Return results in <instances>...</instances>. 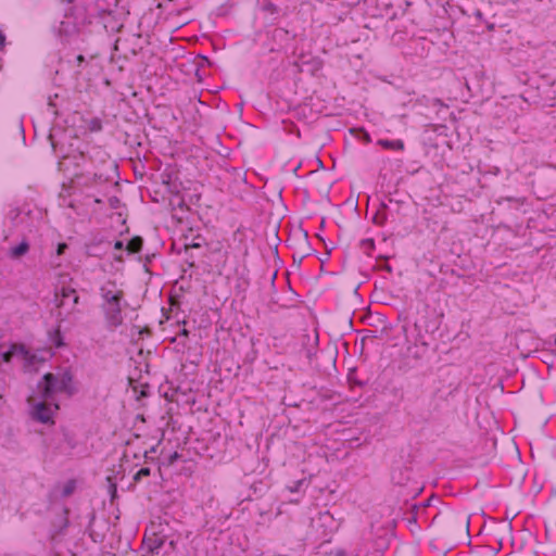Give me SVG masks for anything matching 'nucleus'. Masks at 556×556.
<instances>
[{
	"label": "nucleus",
	"mask_w": 556,
	"mask_h": 556,
	"mask_svg": "<svg viewBox=\"0 0 556 556\" xmlns=\"http://www.w3.org/2000/svg\"><path fill=\"white\" fill-rule=\"evenodd\" d=\"M50 342L55 346V348H61L64 345V342H63V337L61 334V331L60 329H55L52 333H50Z\"/></svg>",
	"instance_id": "1a4fd4ad"
},
{
	"label": "nucleus",
	"mask_w": 556,
	"mask_h": 556,
	"mask_svg": "<svg viewBox=\"0 0 556 556\" xmlns=\"http://www.w3.org/2000/svg\"><path fill=\"white\" fill-rule=\"evenodd\" d=\"M365 140H366L367 142H369V141H370V137H369V135H368V134H366V136H365Z\"/></svg>",
	"instance_id": "dca6fc26"
},
{
	"label": "nucleus",
	"mask_w": 556,
	"mask_h": 556,
	"mask_svg": "<svg viewBox=\"0 0 556 556\" xmlns=\"http://www.w3.org/2000/svg\"><path fill=\"white\" fill-rule=\"evenodd\" d=\"M142 245H143V240L141 237L139 236H136L134 237L127 244L126 247V250L128 251V253H138L141 251L142 249Z\"/></svg>",
	"instance_id": "423d86ee"
},
{
	"label": "nucleus",
	"mask_w": 556,
	"mask_h": 556,
	"mask_svg": "<svg viewBox=\"0 0 556 556\" xmlns=\"http://www.w3.org/2000/svg\"><path fill=\"white\" fill-rule=\"evenodd\" d=\"M56 298H58V301H59V306H61V307L66 305V301L68 299H72L73 308L79 302V296H78L76 290L71 288V287H63L61 289L60 293L56 294Z\"/></svg>",
	"instance_id": "20e7f679"
},
{
	"label": "nucleus",
	"mask_w": 556,
	"mask_h": 556,
	"mask_svg": "<svg viewBox=\"0 0 556 556\" xmlns=\"http://www.w3.org/2000/svg\"><path fill=\"white\" fill-rule=\"evenodd\" d=\"M59 409V405L54 404L53 408L46 402L38 403L34 406V416L43 424L53 422V413Z\"/></svg>",
	"instance_id": "7ed1b4c3"
},
{
	"label": "nucleus",
	"mask_w": 556,
	"mask_h": 556,
	"mask_svg": "<svg viewBox=\"0 0 556 556\" xmlns=\"http://www.w3.org/2000/svg\"><path fill=\"white\" fill-rule=\"evenodd\" d=\"M66 248V244L65 243H61L59 244L58 247V254H62L63 253V250Z\"/></svg>",
	"instance_id": "ddd939ff"
},
{
	"label": "nucleus",
	"mask_w": 556,
	"mask_h": 556,
	"mask_svg": "<svg viewBox=\"0 0 556 556\" xmlns=\"http://www.w3.org/2000/svg\"><path fill=\"white\" fill-rule=\"evenodd\" d=\"M5 36L0 31V49L4 47Z\"/></svg>",
	"instance_id": "f8f14e48"
},
{
	"label": "nucleus",
	"mask_w": 556,
	"mask_h": 556,
	"mask_svg": "<svg viewBox=\"0 0 556 556\" xmlns=\"http://www.w3.org/2000/svg\"><path fill=\"white\" fill-rule=\"evenodd\" d=\"M114 249L115 250H122L123 249V242L122 241H116L115 244H114Z\"/></svg>",
	"instance_id": "4468645a"
},
{
	"label": "nucleus",
	"mask_w": 556,
	"mask_h": 556,
	"mask_svg": "<svg viewBox=\"0 0 556 556\" xmlns=\"http://www.w3.org/2000/svg\"><path fill=\"white\" fill-rule=\"evenodd\" d=\"M151 471H150V468L148 467H143L141 469H139L136 475L134 476V480L136 482L140 481L143 477H148L150 476Z\"/></svg>",
	"instance_id": "9b49d317"
},
{
	"label": "nucleus",
	"mask_w": 556,
	"mask_h": 556,
	"mask_svg": "<svg viewBox=\"0 0 556 556\" xmlns=\"http://www.w3.org/2000/svg\"><path fill=\"white\" fill-rule=\"evenodd\" d=\"M15 353H24V348L22 345H12L9 351L2 353L1 359L4 363H9Z\"/></svg>",
	"instance_id": "6e6552de"
},
{
	"label": "nucleus",
	"mask_w": 556,
	"mask_h": 556,
	"mask_svg": "<svg viewBox=\"0 0 556 556\" xmlns=\"http://www.w3.org/2000/svg\"><path fill=\"white\" fill-rule=\"evenodd\" d=\"M38 389L40 390L43 400L50 399L54 393L73 395L76 391L73 375L68 370L58 374H46L42 381L39 382Z\"/></svg>",
	"instance_id": "f257e3e1"
},
{
	"label": "nucleus",
	"mask_w": 556,
	"mask_h": 556,
	"mask_svg": "<svg viewBox=\"0 0 556 556\" xmlns=\"http://www.w3.org/2000/svg\"><path fill=\"white\" fill-rule=\"evenodd\" d=\"M29 250V244L27 241H22L18 245L14 247L11 249L10 251V255L12 257H21L23 256L24 254H26Z\"/></svg>",
	"instance_id": "0eeeda50"
},
{
	"label": "nucleus",
	"mask_w": 556,
	"mask_h": 556,
	"mask_svg": "<svg viewBox=\"0 0 556 556\" xmlns=\"http://www.w3.org/2000/svg\"><path fill=\"white\" fill-rule=\"evenodd\" d=\"M76 60L78 64H81L85 61V56L83 54H79L77 55Z\"/></svg>",
	"instance_id": "2eb2a0df"
},
{
	"label": "nucleus",
	"mask_w": 556,
	"mask_h": 556,
	"mask_svg": "<svg viewBox=\"0 0 556 556\" xmlns=\"http://www.w3.org/2000/svg\"><path fill=\"white\" fill-rule=\"evenodd\" d=\"M101 296L104 301V309L108 319L114 326L122 324V301L124 299V291L116 287L115 283L109 282L101 287Z\"/></svg>",
	"instance_id": "f03ea898"
},
{
	"label": "nucleus",
	"mask_w": 556,
	"mask_h": 556,
	"mask_svg": "<svg viewBox=\"0 0 556 556\" xmlns=\"http://www.w3.org/2000/svg\"><path fill=\"white\" fill-rule=\"evenodd\" d=\"M184 336H188V331L186 329L182 330L181 332Z\"/></svg>",
	"instance_id": "f3484780"
},
{
	"label": "nucleus",
	"mask_w": 556,
	"mask_h": 556,
	"mask_svg": "<svg viewBox=\"0 0 556 556\" xmlns=\"http://www.w3.org/2000/svg\"><path fill=\"white\" fill-rule=\"evenodd\" d=\"M463 530L466 532H468V530H469V520H468V518H465V517L460 518L458 528L457 529L453 528L451 531L453 533H455V532L463 531Z\"/></svg>",
	"instance_id": "9d476101"
},
{
	"label": "nucleus",
	"mask_w": 556,
	"mask_h": 556,
	"mask_svg": "<svg viewBox=\"0 0 556 556\" xmlns=\"http://www.w3.org/2000/svg\"><path fill=\"white\" fill-rule=\"evenodd\" d=\"M377 144L382 147L386 150L393 151H403L405 148L404 141L402 139L389 140V139H379Z\"/></svg>",
	"instance_id": "39448f33"
}]
</instances>
